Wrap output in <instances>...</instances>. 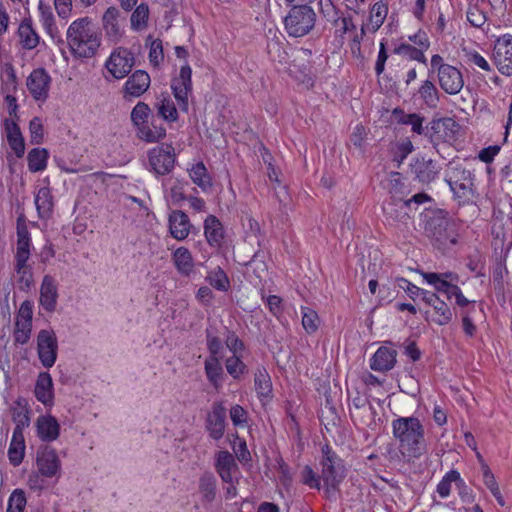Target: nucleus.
<instances>
[{
    "label": "nucleus",
    "mask_w": 512,
    "mask_h": 512,
    "mask_svg": "<svg viewBox=\"0 0 512 512\" xmlns=\"http://www.w3.org/2000/svg\"><path fill=\"white\" fill-rule=\"evenodd\" d=\"M391 425L393 436L399 442L403 456L419 459L427 452L425 429L417 417H398Z\"/></svg>",
    "instance_id": "f257e3e1"
},
{
    "label": "nucleus",
    "mask_w": 512,
    "mask_h": 512,
    "mask_svg": "<svg viewBox=\"0 0 512 512\" xmlns=\"http://www.w3.org/2000/svg\"><path fill=\"white\" fill-rule=\"evenodd\" d=\"M66 42L75 58L87 59L96 55L101 36L91 25L89 17L74 20L67 29Z\"/></svg>",
    "instance_id": "f03ea898"
},
{
    "label": "nucleus",
    "mask_w": 512,
    "mask_h": 512,
    "mask_svg": "<svg viewBox=\"0 0 512 512\" xmlns=\"http://www.w3.org/2000/svg\"><path fill=\"white\" fill-rule=\"evenodd\" d=\"M284 18V26L289 36L303 37L315 26L316 13L308 4H293Z\"/></svg>",
    "instance_id": "7ed1b4c3"
},
{
    "label": "nucleus",
    "mask_w": 512,
    "mask_h": 512,
    "mask_svg": "<svg viewBox=\"0 0 512 512\" xmlns=\"http://www.w3.org/2000/svg\"><path fill=\"white\" fill-rule=\"evenodd\" d=\"M321 452V479L327 488L337 489L339 484L345 478V466L343 464V460L329 444L323 445Z\"/></svg>",
    "instance_id": "20e7f679"
},
{
    "label": "nucleus",
    "mask_w": 512,
    "mask_h": 512,
    "mask_svg": "<svg viewBox=\"0 0 512 512\" xmlns=\"http://www.w3.org/2000/svg\"><path fill=\"white\" fill-rule=\"evenodd\" d=\"M454 223L448 217V212L437 209L426 222V231L440 245H455L457 243L456 234L452 230Z\"/></svg>",
    "instance_id": "39448f33"
},
{
    "label": "nucleus",
    "mask_w": 512,
    "mask_h": 512,
    "mask_svg": "<svg viewBox=\"0 0 512 512\" xmlns=\"http://www.w3.org/2000/svg\"><path fill=\"white\" fill-rule=\"evenodd\" d=\"M445 181L454 196L462 202L470 200L473 196V174L461 166L451 167L446 174Z\"/></svg>",
    "instance_id": "423d86ee"
},
{
    "label": "nucleus",
    "mask_w": 512,
    "mask_h": 512,
    "mask_svg": "<svg viewBox=\"0 0 512 512\" xmlns=\"http://www.w3.org/2000/svg\"><path fill=\"white\" fill-rule=\"evenodd\" d=\"M134 65V54L125 47L115 48L105 62L108 73L116 80L127 77Z\"/></svg>",
    "instance_id": "0eeeda50"
},
{
    "label": "nucleus",
    "mask_w": 512,
    "mask_h": 512,
    "mask_svg": "<svg viewBox=\"0 0 512 512\" xmlns=\"http://www.w3.org/2000/svg\"><path fill=\"white\" fill-rule=\"evenodd\" d=\"M459 125L453 118L433 119L427 126L425 136L436 147L440 143L455 140Z\"/></svg>",
    "instance_id": "6e6552de"
},
{
    "label": "nucleus",
    "mask_w": 512,
    "mask_h": 512,
    "mask_svg": "<svg viewBox=\"0 0 512 512\" xmlns=\"http://www.w3.org/2000/svg\"><path fill=\"white\" fill-rule=\"evenodd\" d=\"M58 341L52 329H42L37 335L38 358L45 368H51L56 362Z\"/></svg>",
    "instance_id": "1a4fd4ad"
},
{
    "label": "nucleus",
    "mask_w": 512,
    "mask_h": 512,
    "mask_svg": "<svg viewBox=\"0 0 512 512\" xmlns=\"http://www.w3.org/2000/svg\"><path fill=\"white\" fill-rule=\"evenodd\" d=\"M149 164L156 175L169 174L175 164L176 155L172 145L152 148L148 153Z\"/></svg>",
    "instance_id": "9d476101"
},
{
    "label": "nucleus",
    "mask_w": 512,
    "mask_h": 512,
    "mask_svg": "<svg viewBox=\"0 0 512 512\" xmlns=\"http://www.w3.org/2000/svg\"><path fill=\"white\" fill-rule=\"evenodd\" d=\"M171 89L180 109L188 111V97L192 93V69L189 64L180 68L179 75L172 79Z\"/></svg>",
    "instance_id": "9b49d317"
},
{
    "label": "nucleus",
    "mask_w": 512,
    "mask_h": 512,
    "mask_svg": "<svg viewBox=\"0 0 512 512\" xmlns=\"http://www.w3.org/2000/svg\"><path fill=\"white\" fill-rule=\"evenodd\" d=\"M493 59L499 72L512 76V35L504 34L495 40Z\"/></svg>",
    "instance_id": "f8f14e48"
},
{
    "label": "nucleus",
    "mask_w": 512,
    "mask_h": 512,
    "mask_svg": "<svg viewBox=\"0 0 512 512\" xmlns=\"http://www.w3.org/2000/svg\"><path fill=\"white\" fill-rule=\"evenodd\" d=\"M51 81L46 69L36 68L27 77L26 86L36 101H45L49 96Z\"/></svg>",
    "instance_id": "ddd939ff"
},
{
    "label": "nucleus",
    "mask_w": 512,
    "mask_h": 512,
    "mask_svg": "<svg viewBox=\"0 0 512 512\" xmlns=\"http://www.w3.org/2000/svg\"><path fill=\"white\" fill-rule=\"evenodd\" d=\"M226 425V408L222 402H215L205 421L210 438L220 440L224 436Z\"/></svg>",
    "instance_id": "4468645a"
},
{
    "label": "nucleus",
    "mask_w": 512,
    "mask_h": 512,
    "mask_svg": "<svg viewBox=\"0 0 512 512\" xmlns=\"http://www.w3.org/2000/svg\"><path fill=\"white\" fill-rule=\"evenodd\" d=\"M150 75L144 70H136L131 75H128L123 86V98L130 100L142 96L150 87Z\"/></svg>",
    "instance_id": "2eb2a0df"
},
{
    "label": "nucleus",
    "mask_w": 512,
    "mask_h": 512,
    "mask_svg": "<svg viewBox=\"0 0 512 512\" xmlns=\"http://www.w3.org/2000/svg\"><path fill=\"white\" fill-rule=\"evenodd\" d=\"M410 172L415 180L423 184H429L437 178L440 168L432 159L417 157L410 163Z\"/></svg>",
    "instance_id": "dca6fc26"
},
{
    "label": "nucleus",
    "mask_w": 512,
    "mask_h": 512,
    "mask_svg": "<svg viewBox=\"0 0 512 512\" xmlns=\"http://www.w3.org/2000/svg\"><path fill=\"white\" fill-rule=\"evenodd\" d=\"M437 77L441 89L449 95L458 94L464 86L461 71L452 65L443 69L440 68Z\"/></svg>",
    "instance_id": "f3484780"
},
{
    "label": "nucleus",
    "mask_w": 512,
    "mask_h": 512,
    "mask_svg": "<svg viewBox=\"0 0 512 512\" xmlns=\"http://www.w3.org/2000/svg\"><path fill=\"white\" fill-rule=\"evenodd\" d=\"M37 467L45 477H53L58 474L61 463L55 449L44 446L37 452Z\"/></svg>",
    "instance_id": "a211bd4d"
},
{
    "label": "nucleus",
    "mask_w": 512,
    "mask_h": 512,
    "mask_svg": "<svg viewBox=\"0 0 512 512\" xmlns=\"http://www.w3.org/2000/svg\"><path fill=\"white\" fill-rule=\"evenodd\" d=\"M58 300V288L55 279L51 275H45L40 286L39 303L49 313L56 310Z\"/></svg>",
    "instance_id": "6ab92c4d"
},
{
    "label": "nucleus",
    "mask_w": 512,
    "mask_h": 512,
    "mask_svg": "<svg viewBox=\"0 0 512 512\" xmlns=\"http://www.w3.org/2000/svg\"><path fill=\"white\" fill-rule=\"evenodd\" d=\"M120 11L116 7H109L102 16V25L108 40L118 42L123 36L120 25Z\"/></svg>",
    "instance_id": "aec40b11"
},
{
    "label": "nucleus",
    "mask_w": 512,
    "mask_h": 512,
    "mask_svg": "<svg viewBox=\"0 0 512 512\" xmlns=\"http://www.w3.org/2000/svg\"><path fill=\"white\" fill-rule=\"evenodd\" d=\"M4 130L10 148L16 157L22 158L25 154V140L16 120L6 118L4 120Z\"/></svg>",
    "instance_id": "412c9836"
},
{
    "label": "nucleus",
    "mask_w": 512,
    "mask_h": 512,
    "mask_svg": "<svg viewBox=\"0 0 512 512\" xmlns=\"http://www.w3.org/2000/svg\"><path fill=\"white\" fill-rule=\"evenodd\" d=\"M169 231L176 240H184L190 233L191 223L186 213L181 210H174L169 214Z\"/></svg>",
    "instance_id": "4be33fe9"
},
{
    "label": "nucleus",
    "mask_w": 512,
    "mask_h": 512,
    "mask_svg": "<svg viewBox=\"0 0 512 512\" xmlns=\"http://www.w3.org/2000/svg\"><path fill=\"white\" fill-rule=\"evenodd\" d=\"M397 351L385 346L377 349L370 360V368L377 372H387L396 364Z\"/></svg>",
    "instance_id": "5701e85b"
},
{
    "label": "nucleus",
    "mask_w": 512,
    "mask_h": 512,
    "mask_svg": "<svg viewBox=\"0 0 512 512\" xmlns=\"http://www.w3.org/2000/svg\"><path fill=\"white\" fill-rule=\"evenodd\" d=\"M37 436L44 442H52L59 437L60 425L51 415H41L36 420Z\"/></svg>",
    "instance_id": "b1692460"
},
{
    "label": "nucleus",
    "mask_w": 512,
    "mask_h": 512,
    "mask_svg": "<svg viewBox=\"0 0 512 512\" xmlns=\"http://www.w3.org/2000/svg\"><path fill=\"white\" fill-rule=\"evenodd\" d=\"M34 394L36 399L44 406L50 407L53 405V381L48 372L39 373L35 384Z\"/></svg>",
    "instance_id": "393cba45"
},
{
    "label": "nucleus",
    "mask_w": 512,
    "mask_h": 512,
    "mask_svg": "<svg viewBox=\"0 0 512 512\" xmlns=\"http://www.w3.org/2000/svg\"><path fill=\"white\" fill-rule=\"evenodd\" d=\"M215 469L224 483L233 482V473L238 471V465L233 455L228 451L217 454Z\"/></svg>",
    "instance_id": "a878e982"
},
{
    "label": "nucleus",
    "mask_w": 512,
    "mask_h": 512,
    "mask_svg": "<svg viewBox=\"0 0 512 512\" xmlns=\"http://www.w3.org/2000/svg\"><path fill=\"white\" fill-rule=\"evenodd\" d=\"M204 235L212 247H221L224 240V228L221 221L214 215H208L204 221Z\"/></svg>",
    "instance_id": "bb28decb"
},
{
    "label": "nucleus",
    "mask_w": 512,
    "mask_h": 512,
    "mask_svg": "<svg viewBox=\"0 0 512 512\" xmlns=\"http://www.w3.org/2000/svg\"><path fill=\"white\" fill-rule=\"evenodd\" d=\"M331 6V11H325L322 9L324 16L327 18L329 22L332 23L333 26L339 27L336 29V34L343 36L348 31L356 29V25L353 22L351 16L343 17L340 10H338L331 2V0H326Z\"/></svg>",
    "instance_id": "cd10ccee"
},
{
    "label": "nucleus",
    "mask_w": 512,
    "mask_h": 512,
    "mask_svg": "<svg viewBox=\"0 0 512 512\" xmlns=\"http://www.w3.org/2000/svg\"><path fill=\"white\" fill-rule=\"evenodd\" d=\"M12 420L15 423L14 431L23 432L30 424L29 404L24 397H18L11 407Z\"/></svg>",
    "instance_id": "c85d7f7f"
},
{
    "label": "nucleus",
    "mask_w": 512,
    "mask_h": 512,
    "mask_svg": "<svg viewBox=\"0 0 512 512\" xmlns=\"http://www.w3.org/2000/svg\"><path fill=\"white\" fill-rule=\"evenodd\" d=\"M254 386L257 396L261 401L272 399V382L265 367L261 366L256 369L254 374Z\"/></svg>",
    "instance_id": "c756f323"
},
{
    "label": "nucleus",
    "mask_w": 512,
    "mask_h": 512,
    "mask_svg": "<svg viewBox=\"0 0 512 512\" xmlns=\"http://www.w3.org/2000/svg\"><path fill=\"white\" fill-rule=\"evenodd\" d=\"M198 491L203 503H212L217 496V479L215 475L206 471L199 477Z\"/></svg>",
    "instance_id": "7c9ffc66"
},
{
    "label": "nucleus",
    "mask_w": 512,
    "mask_h": 512,
    "mask_svg": "<svg viewBox=\"0 0 512 512\" xmlns=\"http://www.w3.org/2000/svg\"><path fill=\"white\" fill-rule=\"evenodd\" d=\"M18 36L21 46L26 50L36 48L40 41V36L32 26L31 18H24L18 27Z\"/></svg>",
    "instance_id": "2f4dec72"
},
{
    "label": "nucleus",
    "mask_w": 512,
    "mask_h": 512,
    "mask_svg": "<svg viewBox=\"0 0 512 512\" xmlns=\"http://www.w3.org/2000/svg\"><path fill=\"white\" fill-rule=\"evenodd\" d=\"M415 95L430 109H436L440 102V92L430 79L422 81Z\"/></svg>",
    "instance_id": "473e14b6"
},
{
    "label": "nucleus",
    "mask_w": 512,
    "mask_h": 512,
    "mask_svg": "<svg viewBox=\"0 0 512 512\" xmlns=\"http://www.w3.org/2000/svg\"><path fill=\"white\" fill-rule=\"evenodd\" d=\"M176 270L182 276H190L194 270V261L191 252L186 247L177 248L172 255Z\"/></svg>",
    "instance_id": "72a5a7b5"
},
{
    "label": "nucleus",
    "mask_w": 512,
    "mask_h": 512,
    "mask_svg": "<svg viewBox=\"0 0 512 512\" xmlns=\"http://www.w3.org/2000/svg\"><path fill=\"white\" fill-rule=\"evenodd\" d=\"M35 206L40 219H48L53 212V196L49 187H41L35 195Z\"/></svg>",
    "instance_id": "f704fd0d"
},
{
    "label": "nucleus",
    "mask_w": 512,
    "mask_h": 512,
    "mask_svg": "<svg viewBox=\"0 0 512 512\" xmlns=\"http://www.w3.org/2000/svg\"><path fill=\"white\" fill-rule=\"evenodd\" d=\"M385 216L393 222L406 223L410 218L407 203L401 199H393L383 207Z\"/></svg>",
    "instance_id": "c9c22d12"
},
{
    "label": "nucleus",
    "mask_w": 512,
    "mask_h": 512,
    "mask_svg": "<svg viewBox=\"0 0 512 512\" xmlns=\"http://www.w3.org/2000/svg\"><path fill=\"white\" fill-rule=\"evenodd\" d=\"M25 455V440L23 432L13 431L12 439L8 449V458L13 466H18Z\"/></svg>",
    "instance_id": "e433bc0d"
},
{
    "label": "nucleus",
    "mask_w": 512,
    "mask_h": 512,
    "mask_svg": "<svg viewBox=\"0 0 512 512\" xmlns=\"http://www.w3.org/2000/svg\"><path fill=\"white\" fill-rule=\"evenodd\" d=\"M189 176L194 184H196L202 191L207 192L212 188V179L207 171L203 162L194 164L189 169Z\"/></svg>",
    "instance_id": "4c0bfd02"
},
{
    "label": "nucleus",
    "mask_w": 512,
    "mask_h": 512,
    "mask_svg": "<svg viewBox=\"0 0 512 512\" xmlns=\"http://www.w3.org/2000/svg\"><path fill=\"white\" fill-rule=\"evenodd\" d=\"M205 374L213 387L218 389L224 377V370L218 357H208L204 364Z\"/></svg>",
    "instance_id": "58836bf2"
},
{
    "label": "nucleus",
    "mask_w": 512,
    "mask_h": 512,
    "mask_svg": "<svg viewBox=\"0 0 512 512\" xmlns=\"http://www.w3.org/2000/svg\"><path fill=\"white\" fill-rule=\"evenodd\" d=\"M17 244L16 251H30L32 248L31 235L26 224V217L20 214L16 221Z\"/></svg>",
    "instance_id": "ea45409f"
},
{
    "label": "nucleus",
    "mask_w": 512,
    "mask_h": 512,
    "mask_svg": "<svg viewBox=\"0 0 512 512\" xmlns=\"http://www.w3.org/2000/svg\"><path fill=\"white\" fill-rule=\"evenodd\" d=\"M39 11L41 16V22L45 31L51 36V38L57 43H63L61 35L54 23V16L51 8L44 6L42 1L39 3Z\"/></svg>",
    "instance_id": "a19ab883"
},
{
    "label": "nucleus",
    "mask_w": 512,
    "mask_h": 512,
    "mask_svg": "<svg viewBox=\"0 0 512 512\" xmlns=\"http://www.w3.org/2000/svg\"><path fill=\"white\" fill-rule=\"evenodd\" d=\"M49 158L48 150L45 148H33L28 152V168L31 172H40L46 169Z\"/></svg>",
    "instance_id": "79ce46f5"
},
{
    "label": "nucleus",
    "mask_w": 512,
    "mask_h": 512,
    "mask_svg": "<svg viewBox=\"0 0 512 512\" xmlns=\"http://www.w3.org/2000/svg\"><path fill=\"white\" fill-rule=\"evenodd\" d=\"M388 14L387 2L380 0L376 2L369 15L370 27L368 28L372 33H375L384 23Z\"/></svg>",
    "instance_id": "37998d69"
},
{
    "label": "nucleus",
    "mask_w": 512,
    "mask_h": 512,
    "mask_svg": "<svg viewBox=\"0 0 512 512\" xmlns=\"http://www.w3.org/2000/svg\"><path fill=\"white\" fill-rule=\"evenodd\" d=\"M96 2L97 0H54V5L58 15L67 18L72 11L73 3L76 8L85 9Z\"/></svg>",
    "instance_id": "c03bdc74"
},
{
    "label": "nucleus",
    "mask_w": 512,
    "mask_h": 512,
    "mask_svg": "<svg viewBox=\"0 0 512 512\" xmlns=\"http://www.w3.org/2000/svg\"><path fill=\"white\" fill-rule=\"evenodd\" d=\"M393 53L423 64H426L427 61L424 51L409 43H401L395 46Z\"/></svg>",
    "instance_id": "a18cd8bd"
},
{
    "label": "nucleus",
    "mask_w": 512,
    "mask_h": 512,
    "mask_svg": "<svg viewBox=\"0 0 512 512\" xmlns=\"http://www.w3.org/2000/svg\"><path fill=\"white\" fill-rule=\"evenodd\" d=\"M206 281L216 290L227 292L230 288V280L221 267H217L206 276Z\"/></svg>",
    "instance_id": "49530a36"
},
{
    "label": "nucleus",
    "mask_w": 512,
    "mask_h": 512,
    "mask_svg": "<svg viewBox=\"0 0 512 512\" xmlns=\"http://www.w3.org/2000/svg\"><path fill=\"white\" fill-rule=\"evenodd\" d=\"M152 128L147 124L137 129V136L149 143L158 142L166 136V130L163 127H157L152 122Z\"/></svg>",
    "instance_id": "de8ad7c7"
},
{
    "label": "nucleus",
    "mask_w": 512,
    "mask_h": 512,
    "mask_svg": "<svg viewBox=\"0 0 512 512\" xmlns=\"http://www.w3.org/2000/svg\"><path fill=\"white\" fill-rule=\"evenodd\" d=\"M225 367L229 375L236 380L248 373V367L242 361L241 354L228 357L225 361Z\"/></svg>",
    "instance_id": "09e8293b"
},
{
    "label": "nucleus",
    "mask_w": 512,
    "mask_h": 512,
    "mask_svg": "<svg viewBox=\"0 0 512 512\" xmlns=\"http://www.w3.org/2000/svg\"><path fill=\"white\" fill-rule=\"evenodd\" d=\"M302 326L308 334L315 333L320 325L317 312L309 307H301Z\"/></svg>",
    "instance_id": "8fccbe9b"
},
{
    "label": "nucleus",
    "mask_w": 512,
    "mask_h": 512,
    "mask_svg": "<svg viewBox=\"0 0 512 512\" xmlns=\"http://www.w3.org/2000/svg\"><path fill=\"white\" fill-rule=\"evenodd\" d=\"M151 109L148 104L144 102H138L131 111V121L133 125L139 129L142 125L148 123Z\"/></svg>",
    "instance_id": "3c124183"
},
{
    "label": "nucleus",
    "mask_w": 512,
    "mask_h": 512,
    "mask_svg": "<svg viewBox=\"0 0 512 512\" xmlns=\"http://www.w3.org/2000/svg\"><path fill=\"white\" fill-rule=\"evenodd\" d=\"M14 271L17 276V284L19 290L23 292H28L32 288L34 284V277L32 267H18L14 268Z\"/></svg>",
    "instance_id": "603ef678"
},
{
    "label": "nucleus",
    "mask_w": 512,
    "mask_h": 512,
    "mask_svg": "<svg viewBox=\"0 0 512 512\" xmlns=\"http://www.w3.org/2000/svg\"><path fill=\"white\" fill-rule=\"evenodd\" d=\"M460 480V473L457 470H450L447 472L442 480L437 485V492L442 498L449 496L451 491V483L455 482L456 485Z\"/></svg>",
    "instance_id": "864d4df0"
},
{
    "label": "nucleus",
    "mask_w": 512,
    "mask_h": 512,
    "mask_svg": "<svg viewBox=\"0 0 512 512\" xmlns=\"http://www.w3.org/2000/svg\"><path fill=\"white\" fill-rule=\"evenodd\" d=\"M149 17V8L147 4H140L131 15V27L134 30L142 29L147 25Z\"/></svg>",
    "instance_id": "5fc2aeb1"
},
{
    "label": "nucleus",
    "mask_w": 512,
    "mask_h": 512,
    "mask_svg": "<svg viewBox=\"0 0 512 512\" xmlns=\"http://www.w3.org/2000/svg\"><path fill=\"white\" fill-rule=\"evenodd\" d=\"M189 185L188 181L176 178L170 187V199L174 205H180L181 202L187 199L185 195V188Z\"/></svg>",
    "instance_id": "6e6d98bb"
},
{
    "label": "nucleus",
    "mask_w": 512,
    "mask_h": 512,
    "mask_svg": "<svg viewBox=\"0 0 512 512\" xmlns=\"http://www.w3.org/2000/svg\"><path fill=\"white\" fill-rule=\"evenodd\" d=\"M435 312L438 314V318L435 320V322L440 325L444 326L447 325L453 317V313L449 306L442 301L440 298H438L434 304L432 305Z\"/></svg>",
    "instance_id": "4d7b16f0"
},
{
    "label": "nucleus",
    "mask_w": 512,
    "mask_h": 512,
    "mask_svg": "<svg viewBox=\"0 0 512 512\" xmlns=\"http://www.w3.org/2000/svg\"><path fill=\"white\" fill-rule=\"evenodd\" d=\"M267 53L269 54L272 60H278L282 62L285 59L286 52L282 47L281 38L274 34L273 38L269 39L267 42Z\"/></svg>",
    "instance_id": "13d9d810"
},
{
    "label": "nucleus",
    "mask_w": 512,
    "mask_h": 512,
    "mask_svg": "<svg viewBox=\"0 0 512 512\" xmlns=\"http://www.w3.org/2000/svg\"><path fill=\"white\" fill-rule=\"evenodd\" d=\"M32 324L15 321L13 338L16 344H26L31 336Z\"/></svg>",
    "instance_id": "bf43d9fd"
},
{
    "label": "nucleus",
    "mask_w": 512,
    "mask_h": 512,
    "mask_svg": "<svg viewBox=\"0 0 512 512\" xmlns=\"http://www.w3.org/2000/svg\"><path fill=\"white\" fill-rule=\"evenodd\" d=\"M158 114L166 121L174 122L178 119V112L174 103L169 98H164L158 108Z\"/></svg>",
    "instance_id": "052dcab7"
},
{
    "label": "nucleus",
    "mask_w": 512,
    "mask_h": 512,
    "mask_svg": "<svg viewBox=\"0 0 512 512\" xmlns=\"http://www.w3.org/2000/svg\"><path fill=\"white\" fill-rule=\"evenodd\" d=\"M225 345L231 351L232 355L241 354L245 348L243 341L236 335L234 331L230 330H227Z\"/></svg>",
    "instance_id": "680f3d73"
},
{
    "label": "nucleus",
    "mask_w": 512,
    "mask_h": 512,
    "mask_svg": "<svg viewBox=\"0 0 512 512\" xmlns=\"http://www.w3.org/2000/svg\"><path fill=\"white\" fill-rule=\"evenodd\" d=\"M320 479L321 476L319 477L308 465H306L301 471V482L310 488L320 489Z\"/></svg>",
    "instance_id": "e2e57ef3"
},
{
    "label": "nucleus",
    "mask_w": 512,
    "mask_h": 512,
    "mask_svg": "<svg viewBox=\"0 0 512 512\" xmlns=\"http://www.w3.org/2000/svg\"><path fill=\"white\" fill-rule=\"evenodd\" d=\"M164 59L163 45L160 39H155L151 42L149 50V61L152 65L158 66Z\"/></svg>",
    "instance_id": "0e129e2a"
},
{
    "label": "nucleus",
    "mask_w": 512,
    "mask_h": 512,
    "mask_svg": "<svg viewBox=\"0 0 512 512\" xmlns=\"http://www.w3.org/2000/svg\"><path fill=\"white\" fill-rule=\"evenodd\" d=\"M465 57L469 63L476 65L484 71H491V66L487 60L475 50L463 49Z\"/></svg>",
    "instance_id": "69168bd1"
},
{
    "label": "nucleus",
    "mask_w": 512,
    "mask_h": 512,
    "mask_svg": "<svg viewBox=\"0 0 512 512\" xmlns=\"http://www.w3.org/2000/svg\"><path fill=\"white\" fill-rule=\"evenodd\" d=\"M422 276L428 284L434 286L436 291L443 294L446 292L450 284V281L440 279V276H438L437 273L434 272L423 273Z\"/></svg>",
    "instance_id": "338daca9"
},
{
    "label": "nucleus",
    "mask_w": 512,
    "mask_h": 512,
    "mask_svg": "<svg viewBox=\"0 0 512 512\" xmlns=\"http://www.w3.org/2000/svg\"><path fill=\"white\" fill-rule=\"evenodd\" d=\"M26 502L27 501L24 491L21 489H15L9 497L7 507L16 509L18 511H24Z\"/></svg>",
    "instance_id": "774afa93"
}]
</instances>
